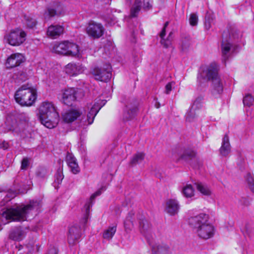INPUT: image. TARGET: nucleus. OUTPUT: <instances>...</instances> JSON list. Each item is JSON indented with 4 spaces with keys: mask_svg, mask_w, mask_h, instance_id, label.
Segmentation results:
<instances>
[{
    "mask_svg": "<svg viewBox=\"0 0 254 254\" xmlns=\"http://www.w3.org/2000/svg\"><path fill=\"white\" fill-rule=\"evenodd\" d=\"M153 254H171L170 247L165 243L157 244L152 247Z\"/></svg>",
    "mask_w": 254,
    "mask_h": 254,
    "instance_id": "nucleus-18",
    "label": "nucleus"
},
{
    "mask_svg": "<svg viewBox=\"0 0 254 254\" xmlns=\"http://www.w3.org/2000/svg\"><path fill=\"white\" fill-rule=\"evenodd\" d=\"M198 22L197 15L195 13H191L190 14L189 18V22L190 25L195 26L197 25Z\"/></svg>",
    "mask_w": 254,
    "mask_h": 254,
    "instance_id": "nucleus-39",
    "label": "nucleus"
},
{
    "mask_svg": "<svg viewBox=\"0 0 254 254\" xmlns=\"http://www.w3.org/2000/svg\"><path fill=\"white\" fill-rule=\"evenodd\" d=\"M202 100V98L201 97H199L195 99V100L194 101V102L192 105L191 108L194 109L195 110L196 109L200 108L201 107L200 103H201V102Z\"/></svg>",
    "mask_w": 254,
    "mask_h": 254,
    "instance_id": "nucleus-43",
    "label": "nucleus"
},
{
    "mask_svg": "<svg viewBox=\"0 0 254 254\" xmlns=\"http://www.w3.org/2000/svg\"><path fill=\"white\" fill-rule=\"evenodd\" d=\"M26 232L20 228H16L10 232L9 238L14 241H20L25 237Z\"/></svg>",
    "mask_w": 254,
    "mask_h": 254,
    "instance_id": "nucleus-23",
    "label": "nucleus"
},
{
    "mask_svg": "<svg viewBox=\"0 0 254 254\" xmlns=\"http://www.w3.org/2000/svg\"><path fill=\"white\" fill-rule=\"evenodd\" d=\"M25 24L27 27L29 28H34L37 23L36 21L34 19L29 16H25Z\"/></svg>",
    "mask_w": 254,
    "mask_h": 254,
    "instance_id": "nucleus-35",
    "label": "nucleus"
},
{
    "mask_svg": "<svg viewBox=\"0 0 254 254\" xmlns=\"http://www.w3.org/2000/svg\"><path fill=\"white\" fill-rule=\"evenodd\" d=\"M241 35L235 27H230L225 31L222 35L221 51L224 59L228 58L232 46L233 41L238 39Z\"/></svg>",
    "mask_w": 254,
    "mask_h": 254,
    "instance_id": "nucleus-6",
    "label": "nucleus"
},
{
    "mask_svg": "<svg viewBox=\"0 0 254 254\" xmlns=\"http://www.w3.org/2000/svg\"><path fill=\"white\" fill-rule=\"evenodd\" d=\"M139 227L140 233L146 239H149L152 235L151 226L143 216L139 218Z\"/></svg>",
    "mask_w": 254,
    "mask_h": 254,
    "instance_id": "nucleus-15",
    "label": "nucleus"
},
{
    "mask_svg": "<svg viewBox=\"0 0 254 254\" xmlns=\"http://www.w3.org/2000/svg\"><path fill=\"white\" fill-rule=\"evenodd\" d=\"M166 35V29L163 28L160 34V36L161 39H164V36Z\"/></svg>",
    "mask_w": 254,
    "mask_h": 254,
    "instance_id": "nucleus-53",
    "label": "nucleus"
},
{
    "mask_svg": "<svg viewBox=\"0 0 254 254\" xmlns=\"http://www.w3.org/2000/svg\"><path fill=\"white\" fill-rule=\"evenodd\" d=\"M40 207V201L33 200L26 205H19L7 209L2 213V217L10 221H23L26 220L27 216L31 212H37Z\"/></svg>",
    "mask_w": 254,
    "mask_h": 254,
    "instance_id": "nucleus-2",
    "label": "nucleus"
},
{
    "mask_svg": "<svg viewBox=\"0 0 254 254\" xmlns=\"http://www.w3.org/2000/svg\"><path fill=\"white\" fill-rule=\"evenodd\" d=\"M105 104V101L101 100L95 102L94 104L91 107L90 111L87 115L86 119L83 122L87 125H91L93 122L95 117L101 108Z\"/></svg>",
    "mask_w": 254,
    "mask_h": 254,
    "instance_id": "nucleus-12",
    "label": "nucleus"
},
{
    "mask_svg": "<svg viewBox=\"0 0 254 254\" xmlns=\"http://www.w3.org/2000/svg\"><path fill=\"white\" fill-rule=\"evenodd\" d=\"M77 97V91L73 88L62 90L59 95L60 101L68 106L72 105Z\"/></svg>",
    "mask_w": 254,
    "mask_h": 254,
    "instance_id": "nucleus-9",
    "label": "nucleus"
},
{
    "mask_svg": "<svg viewBox=\"0 0 254 254\" xmlns=\"http://www.w3.org/2000/svg\"><path fill=\"white\" fill-rule=\"evenodd\" d=\"M189 224L193 232L201 239L206 240L214 235V227L209 223V216L206 214L200 213L190 217L189 219Z\"/></svg>",
    "mask_w": 254,
    "mask_h": 254,
    "instance_id": "nucleus-1",
    "label": "nucleus"
},
{
    "mask_svg": "<svg viewBox=\"0 0 254 254\" xmlns=\"http://www.w3.org/2000/svg\"><path fill=\"white\" fill-rule=\"evenodd\" d=\"M145 154L142 152H138L133 155L130 160V163L134 166L141 162L144 159Z\"/></svg>",
    "mask_w": 254,
    "mask_h": 254,
    "instance_id": "nucleus-30",
    "label": "nucleus"
},
{
    "mask_svg": "<svg viewBox=\"0 0 254 254\" xmlns=\"http://www.w3.org/2000/svg\"><path fill=\"white\" fill-rule=\"evenodd\" d=\"M190 38L189 36L183 38L180 44L182 50L185 51L187 50L190 46Z\"/></svg>",
    "mask_w": 254,
    "mask_h": 254,
    "instance_id": "nucleus-33",
    "label": "nucleus"
},
{
    "mask_svg": "<svg viewBox=\"0 0 254 254\" xmlns=\"http://www.w3.org/2000/svg\"><path fill=\"white\" fill-rule=\"evenodd\" d=\"M141 6V2L140 0H135L134 4L130 10V16L131 17H136L139 11L140 10Z\"/></svg>",
    "mask_w": 254,
    "mask_h": 254,
    "instance_id": "nucleus-29",
    "label": "nucleus"
},
{
    "mask_svg": "<svg viewBox=\"0 0 254 254\" xmlns=\"http://www.w3.org/2000/svg\"><path fill=\"white\" fill-rule=\"evenodd\" d=\"M174 85V82H169L168 83H167L165 86V93L167 94H169L172 90V86Z\"/></svg>",
    "mask_w": 254,
    "mask_h": 254,
    "instance_id": "nucleus-48",
    "label": "nucleus"
},
{
    "mask_svg": "<svg viewBox=\"0 0 254 254\" xmlns=\"http://www.w3.org/2000/svg\"><path fill=\"white\" fill-rule=\"evenodd\" d=\"M196 153L194 151L191 149L186 150L183 154L181 155L182 159L187 160L195 157Z\"/></svg>",
    "mask_w": 254,
    "mask_h": 254,
    "instance_id": "nucleus-32",
    "label": "nucleus"
},
{
    "mask_svg": "<svg viewBox=\"0 0 254 254\" xmlns=\"http://www.w3.org/2000/svg\"><path fill=\"white\" fill-rule=\"evenodd\" d=\"M116 226L109 227L106 230L103 235V237L105 239L110 240H111L116 232Z\"/></svg>",
    "mask_w": 254,
    "mask_h": 254,
    "instance_id": "nucleus-31",
    "label": "nucleus"
},
{
    "mask_svg": "<svg viewBox=\"0 0 254 254\" xmlns=\"http://www.w3.org/2000/svg\"><path fill=\"white\" fill-rule=\"evenodd\" d=\"M8 120H9V118H7V119H6V124H8Z\"/></svg>",
    "mask_w": 254,
    "mask_h": 254,
    "instance_id": "nucleus-58",
    "label": "nucleus"
},
{
    "mask_svg": "<svg viewBox=\"0 0 254 254\" xmlns=\"http://www.w3.org/2000/svg\"><path fill=\"white\" fill-rule=\"evenodd\" d=\"M134 216V212L133 211L129 212L124 221L125 229L127 233H129L133 228Z\"/></svg>",
    "mask_w": 254,
    "mask_h": 254,
    "instance_id": "nucleus-25",
    "label": "nucleus"
},
{
    "mask_svg": "<svg viewBox=\"0 0 254 254\" xmlns=\"http://www.w3.org/2000/svg\"><path fill=\"white\" fill-rule=\"evenodd\" d=\"M85 67L79 63H70L66 65L64 71L70 76H76L82 73Z\"/></svg>",
    "mask_w": 254,
    "mask_h": 254,
    "instance_id": "nucleus-11",
    "label": "nucleus"
},
{
    "mask_svg": "<svg viewBox=\"0 0 254 254\" xmlns=\"http://www.w3.org/2000/svg\"><path fill=\"white\" fill-rule=\"evenodd\" d=\"M155 106H156V107L157 108H159L160 107V104H158L157 105L156 104Z\"/></svg>",
    "mask_w": 254,
    "mask_h": 254,
    "instance_id": "nucleus-56",
    "label": "nucleus"
},
{
    "mask_svg": "<svg viewBox=\"0 0 254 254\" xmlns=\"http://www.w3.org/2000/svg\"><path fill=\"white\" fill-rule=\"evenodd\" d=\"M246 180L248 182L249 187L251 191L254 193V178L250 173H248L246 176Z\"/></svg>",
    "mask_w": 254,
    "mask_h": 254,
    "instance_id": "nucleus-36",
    "label": "nucleus"
},
{
    "mask_svg": "<svg viewBox=\"0 0 254 254\" xmlns=\"http://www.w3.org/2000/svg\"><path fill=\"white\" fill-rule=\"evenodd\" d=\"M47 254H58V250L56 248L53 247L49 250Z\"/></svg>",
    "mask_w": 254,
    "mask_h": 254,
    "instance_id": "nucleus-50",
    "label": "nucleus"
},
{
    "mask_svg": "<svg viewBox=\"0 0 254 254\" xmlns=\"http://www.w3.org/2000/svg\"><path fill=\"white\" fill-rule=\"evenodd\" d=\"M111 69V65L109 64H106L103 67H94L92 71V73L96 80L107 82L112 76Z\"/></svg>",
    "mask_w": 254,
    "mask_h": 254,
    "instance_id": "nucleus-8",
    "label": "nucleus"
},
{
    "mask_svg": "<svg viewBox=\"0 0 254 254\" xmlns=\"http://www.w3.org/2000/svg\"><path fill=\"white\" fill-rule=\"evenodd\" d=\"M66 48L67 41H64L60 43H57L54 44L52 51L56 54L67 56Z\"/></svg>",
    "mask_w": 254,
    "mask_h": 254,
    "instance_id": "nucleus-24",
    "label": "nucleus"
},
{
    "mask_svg": "<svg viewBox=\"0 0 254 254\" xmlns=\"http://www.w3.org/2000/svg\"><path fill=\"white\" fill-rule=\"evenodd\" d=\"M29 165V160L27 158H24L21 161V169L22 170H26Z\"/></svg>",
    "mask_w": 254,
    "mask_h": 254,
    "instance_id": "nucleus-45",
    "label": "nucleus"
},
{
    "mask_svg": "<svg viewBox=\"0 0 254 254\" xmlns=\"http://www.w3.org/2000/svg\"><path fill=\"white\" fill-rule=\"evenodd\" d=\"M127 1H130L131 0H127Z\"/></svg>",
    "mask_w": 254,
    "mask_h": 254,
    "instance_id": "nucleus-59",
    "label": "nucleus"
},
{
    "mask_svg": "<svg viewBox=\"0 0 254 254\" xmlns=\"http://www.w3.org/2000/svg\"><path fill=\"white\" fill-rule=\"evenodd\" d=\"M105 190V188L102 187L97 191H96L94 193H93L90 197V201L93 200L96 196L100 195L103 191Z\"/></svg>",
    "mask_w": 254,
    "mask_h": 254,
    "instance_id": "nucleus-46",
    "label": "nucleus"
},
{
    "mask_svg": "<svg viewBox=\"0 0 254 254\" xmlns=\"http://www.w3.org/2000/svg\"><path fill=\"white\" fill-rule=\"evenodd\" d=\"M181 191L186 198H191L194 195V190L190 184H187L182 187Z\"/></svg>",
    "mask_w": 254,
    "mask_h": 254,
    "instance_id": "nucleus-28",
    "label": "nucleus"
},
{
    "mask_svg": "<svg viewBox=\"0 0 254 254\" xmlns=\"http://www.w3.org/2000/svg\"><path fill=\"white\" fill-rule=\"evenodd\" d=\"M194 109L191 108L190 112L186 115V120L188 122H192L195 117V113Z\"/></svg>",
    "mask_w": 254,
    "mask_h": 254,
    "instance_id": "nucleus-40",
    "label": "nucleus"
},
{
    "mask_svg": "<svg viewBox=\"0 0 254 254\" xmlns=\"http://www.w3.org/2000/svg\"><path fill=\"white\" fill-rule=\"evenodd\" d=\"M64 32V27L59 25H51L47 30V34L53 38H56Z\"/></svg>",
    "mask_w": 254,
    "mask_h": 254,
    "instance_id": "nucleus-21",
    "label": "nucleus"
},
{
    "mask_svg": "<svg viewBox=\"0 0 254 254\" xmlns=\"http://www.w3.org/2000/svg\"><path fill=\"white\" fill-rule=\"evenodd\" d=\"M39 119L41 123L49 128L55 127L59 120V115L52 102H43L39 109Z\"/></svg>",
    "mask_w": 254,
    "mask_h": 254,
    "instance_id": "nucleus-3",
    "label": "nucleus"
},
{
    "mask_svg": "<svg viewBox=\"0 0 254 254\" xmlns=\"http://www.w3.org/2000/svg\"><path fill=\"white\" fill-rule=\"evenodd\" d=\"M231 152V145L229 142V138L227 134H225L223 139L222 144L219 149L220 154L224 157L227 156Z\"/></svg>",
    "mask_w": 254,
    "mask_h": 254,
    "instance_id": "nucleus-19",
    "label": "nucleus"
},
{
    "mask_svg": "<svg viewBox=\"0 0 254 254\" xmlns=\"http://www.w3.org/2000/svg\"><path fill=\"white\" fill-rule=\"evenodd\" d=\"M194 185L198 191L203 195L210 196L211 194V190L207 185L200 182L195 183Z\"/></svg>",
    "mask_w": 254,
    "mask_h": 254,
    "instance_id": "nucleus-27",
    "label": "nucleus"
},
{
    "mask_svg": "<svg viewBox=\"0 0 254 254\" xmlns=\"http://www.w3.org/2000/svg\"><path fill=\"white\" fill-rule=\"evenodd\" d=\"M137 110L136 104H128L125 107L124 112V118L126 120L132 119L136 115Z\"/></svg>",
    "mask_w": 254,
    "mask_h": 254,
    "instance_id": "nucleus-20",
    "label": "nucleus"
},
{
    "mask_svg": "<svg viewBox=\"0 0 254 254\" xmlns=\"http://www.w3.org/2000/svg\"><path fill=\"white\" fill-rule=\"evenodd\" d=\"M173 33L171 32L168 36L167 37V38L166 39H162L161 40V43L163 46L166 48H169L172 45V41L173 40V36H172Z\"/></svg>",
    "mask_w": 254,
    "mask_h": 254,
    "instance_id": "nucleus-34",
    "label": "nucleus"
},
{
    "mask_svg": "<svg viewBox=\"0 0 254 254\" xmlns=\"http://www.w3.org/2000/svg\"><path fill=\"white\" fill-rule=\"evenodd\" d=\"M15 196V192L14 191H8L6 194L5 199L6 201H8L10 200L11 198H14Z\"/></svg>",
    "mask_w": 254,
    "mask_h": 254,
    "instance_id": "nucleus-47",
    "label": "nucleus"
},
{
    "mask_svg": "<svg viewBox=\"0 0 254 254\" xmlns=\"http://www.w3.org/2000/svg\"><path fill=\"white\" fill-rule=\"evenodd\" d=\"M200 76L204 79L212 81V92L213 94H220L223 91V85L218 76L216 64H211L203 69Z\"/></svg>",
    "mask_w": 254,
    "mask_h": 254,
    "instance_id": "nucleus-5",
    "label": "nucleus"
},
{
    "mask_svg": "<svg viewBox=\"0 0 254 254\" xmlns=\"http://www.w3.org/2000/svg\"><path fill=\"white\" fill-rule=\"evenodd\" d=\"M58 13L59 11H58V10L52 8H48L47 10L45 12L44 16L45 18H49L53 17Z\"/></svg>",
    "mask_w": 254,
    "mask_h": 254,
    "instance_id": "nucleus-38",
    "label": "nucleus"
},
{
    "mask_svg": "<svg viewBox=\"0 0 254 254\" xmlns=\"http://www.w3.org/2000/svg\"><path fill=\"white\" fill-rule=\"evenodd\" d=\"M18 78L22 81L25 80L27 78L26 74L25 72H20L18 75Z\"/></svg>",
    "mask_w": 254,
    "mask_h": 254,
    "instance_id": "nucleus-49",
    "label": "nucleus"
},
{
    "mask_svg": "<svg viewBox=\"0 0 254 254\" xmlns=\"http://www.w3.org/2000/svg\"><path fill=\"white\" fill-rule=\"evenodd\" d=\"M66 51L67 56L72 57L78 56L79 54V49L78 46L72 42L67 41Z\"/></svg>",
    "mask_w": 254,
    "mask_h": 254,
    "instance_id": "nucleus-26",
    "label": "nucleus"
},
{
    "mask_svg": "<svg viewBox=\"0 0 254 254\" xmlns=\"http://www.w3.org/2000/svg\"><path fill=\"white\" fill-rule=\"evenodd\" d=\"M168 24H169V22L168 21L166 22L164 24L163 28L166 29V28L168 26Z\"/></svg>",
    "mask_w": 254,
    "mask_h": 254,
    "instance_id": "nucleus-55",
    "label": "nucleus"
},
{
    "mask_svg": "<svg viewBox=\"0 0 254 254\" xmlns=\"http://www.w3.org/2000/svg\"><path fill=\"white\" fill-rule=\"evenodd\" d=\"M8 129H9V130H11V129H12V126H10V127H8Z\"/></svg>",
    "mask_w": 254,
    "mask_h": 254,
    "instance_id": "nucleus-57",
    "label": "nucleus"
},
{
    "mask_svg": "<svg viewBox=\"0 0 254 254\" xmlns=\"http://www.w3.org/2000/svg\"><path fill=\"white\" fill-rule=\"evenodd\" d=\"M55 182L58 184H60L62 182V181L64 177L62 173V170L61 169L58 170L57 173L55 175Z\"/></svg>",
    "mask_w": 254,
    "mask_h": 254,
    "instance_id": "nucleus-42",
    "label": "nucleus"
},
{
    "mask_svg": "<svg viewBox=\"0 0 254 254\" xmlns=\"http://www.w3.org/2000/svg\"><path fill=\"white\" fill-rule=\"evenodd\" d=\"M86 31L90 37L95 39L100 38L103 35L104 28L101 23L91 21L87 26Z\"/></svg>",
    "mask_w": 254,
    "mask_h": 254,
    "instance_id": "nucleus-10",
    "label": "nucleus"
},
{
    "mask_svg": "<svg viewBox=\"0 0 254 254\" xmlns=\"http://www.w3.org/2000/svg\"><path fill=\"white\" fill-rule=\"evenodd\" d=\"M26 36V34L23 30L17 28L7 33L4 36V39L9 45L18 46L25 41Z\"/></svg>",
    "mask_w": 254,
    "mask_h": 254,
    "instance_id": "nucleus-7",
    "label": "nucleus"
},
{
    "mask_svg": "<svg viewBox=\"0 0 254 254\" xmlns=\"http://www.w3.org/2000/svg\"><path fill=\"white\" fill-rule=\"evenodd\" d=\"M92 206V204L91 202H87L84 206V209H85V214H84V219L85 220V221H87L88 216L89 215L90 213V209Z\"/></svg>",
    "mask_w": 254,
    "mask_h": 254,
    "instance_id": "nucleus-41",
    "label": "nucleus"
},
{
    "mask_svg": "<svg viewBox=\"0 0 254 254\" xmlns=\"http://www.w3.org/2000/svg\"><path fill=\"white\" fill-rule=\"evenodd\" d=\"M66 161L68 166L70 168L71 171L74 174L79 172V168L76 162V159L72 154L68 153L66 155Z\"/></svg>",
    "mask_w": 254,
    "mask_h": 254,
    "instance_id": "nucleus-22",
    "label": "nucleus"
},
{
    "mask_svg": "<svg viewBox=\"0 0 254 254\" xmlns=\"http://www.w3.org/2000/svg\"><path fill=\"white\" fill-rule=\"evenodd\" d=\"M0 148L3 149H7L8 148V143L5 141H3L2 143H0Z\"/></svg>",
    "mask_w": 254,
    "mask_h": 254,
    "instance_id": "nucleus-51",
    "label": "nucleus"
},
{
    "mask_svg": "<svg viewBox=\"0 0 254 254\" xmlns=\"http://www.w3.org/2000/svg\"><path fill=\"white\" fill-rule=\"evenodd\" d=\"M180 209V205L177 200L169 199L166 203L165 211L171 215L177 214Z\"/></svg>",
    "mask_w": 254,
    "mask_h": 254,
    "instance_id": "nucleus-17",
    "label": "nucleus"
},
{
    "mask_svg": "<svg viewBox=\"0 0 254 254\" xmlns=\"http://www.w3.org/2000/svg\"><path fill=\"white\" fill-rule=\"evenodd\" d=\"M81 229L77 225L71 226L69 228L67 234V242L69 245L73 246L75 244L80 237Z\"/></svg>",
    "mask_w": 254,
    "mask_h": 254,
    "instance_id": "nucleus-13",
    "label": "nucleus"
},
{
    "mask_svg": "<svg viewBox=\"0 0 254 254\" xmlns=\"http://www.w3.org/2000/svg\"><path fill=\"white\" fill-rule=\"evenodd\" d=\"M202 100V98L201 97H199L195 99V100L194 101V102L192 105L191 108L194 109L195 110L196 109L200 108L201 107L200 103H201V102Z\"/></svg>",
    "mask_w": 254,
    "mask_h": 254,
    "instance_id": "nucleus-44",
    "label": "nucleus"
},
{
    "mask_svg": "<svg viewBox=\"0 0 254 254\" xmlns=\"http://www.w3.org/2000/svg\"><path fill=\"white\" fill-rule=\"evenodd\" d=\"M14 98L21 106H31L36 98V91L28 84L22 85L16 91Z\"/></svg>",
    "mask_w": 254,
    "mask_h": 254,
    "instance_id": "nucleus-4",
    "label": "nucleus"
},
{
    "mask_svg": "<svg viewBox=\"0 0 254 254\" xmlns=\"http://www.w3.org/2000/svg\"><path fill=\"white\" fill-rule=\"evenodd\" d=\"M205 26L206 29H209L211 27V24L209 22L205 21Z\"/></svg>",
    "mask_w": 254,
    "mask_h": 254,
    "instance_id": "nucleus-54",
    "label": "nucleus"
},
{
    "mask_svg": "<svg viewBox=\"0 0 254 254\" xmlns=\"http://www.w3.org/2000/svg\"><path fill=\"white\" fill-rule=\"evenodd\" d=\"M143 8L144 9H149L150 7L149 2L148 0H144Z\"/></svg>",
    "mask_w": 254,
    "mask_h": 254,
    "instance_id": "nucleus-52",
    "label": "nucleus"
},
{
    "mask_svg": "<svg viewBox=\"0 0 254 254\" xmlns=\"http://www.w3.org/2000/svg\"><path fill=\"white\" fill-rule=\"evenodd\" d=\"M254 101V98L250 94H247L243 99V103L244 106L250 107L252 105Z\"/></svg>",
    "mask_w": 254,
    "mask_h": 254,
    "instance_id": "nucleus-37",
    "label": "nucleus"
},
{
    "mask_svg": "<svg viewBox=\"0 0 254 254\" xmlns=\"http://www.w3.org/2000/svg\"><path fill=\"white\" fill-rule=\"evenodd\" d=\"M82 113L77 109H70L66 111L62 115V119L66 123H70L75 121L79 117Z\"/></svg>",
    "mask_w": 254,
    "mask_h": 254,
    "instance_id": "nucleus-16",
    "label": "nucleus"
},
{
    "mask_svg": "<svg viewBox=\"0 0 254 254\" xmlns=\"http://www.w3.org/2000/svg\"><path fill=\"white\" fill-rule=\"evenodd\" d=\"M24 60V57L21 54H13L7 59L5 65L7 68H13L19 65Z\"/></svg>",
    "mask_w": 254,
    "mask_h": 254,
    "instance_id": "nucleus-14",
    "label": "nucleus"
}]
</instances>
